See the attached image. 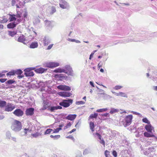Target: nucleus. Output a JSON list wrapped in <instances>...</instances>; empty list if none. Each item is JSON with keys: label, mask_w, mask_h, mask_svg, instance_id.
I'll use <instances>...</instances> for the list:
<instances>
[{"label": "nucleus", "mask_w": 157, "mask_h": 157, "mask_svg": "<svg viewBox=\"0 0 157 157\" xmlns=\"http://www.w3.org/2000/svg\"><path fill=\"white\" fill-rule=\"evenodd\" d=\"M46 70V69L40 67V68L35 69V71L36 72L38 73H42L44 72Z\"/></svg>", "instance_id": "20"}, {"label": "nucleus", "mask_w": 157, "mask_h": 157, "mask_svg": "<svg viewBox=\"0 0 157 157\" xmlns=\"http://www.w3.org/2000/svg\"><path fill=\"white\" fill-rule=\"evenodd\" d=\"M131 112V113H133L134 114L136 115H138L139 117H141L142 116V115L140 113H137V112H135V111H132Z\"/></svg>", "instance_id": "51"}, {"label": "nucleus", "mask_w": 157, "mask_h": 157, "mask_svg": "<svg viewBox=\"0 0 157 157\" xmlns=\"http://www.w3.org/2000/svg\"><path fill=\"white\" fill-rule=\"evenodd\" d=\"M65 71L63 69V68L62 69L60 68H59L54 71V72L55 73H62L64 72Z\"/></svg>", "instance_id": "26"}, {"label": "nucleus", "mask_w": 157, "mask_h": 157, "mask_svg": "<svg viewBox=\"0 0 157 157\" xmlns=\"http://www.w3.org/2000/svg\"><path fill=\"white\" fill-rule=\"evenodd\" d=\"M15 75H21L22 73V71L20 69L14 70Z\"/></svg>", "instance_id": "30"}, {"label": "nucleus", "mask_w": 157, "mask_h": 157, "mask_svg": "<svg viewBox=\"0 0 157 157\" xmlns=\"http://www.w3.org/2000/svg\"><path fill=\"white\" fill-rule=\"evenodd\" d=\"M43 104V107L42 108L43 110H45L46 109L48 105V102L47 100H44Z\"/></svg>", "instance_id": "22"}, {"label": "nucleus", "mask_w": 157, "mask_h": 157, "mask_svg": "<svg viewBox=\"0 0 157 157\" xmlns=\"http://www.w3.org/2000/svg\"><path fill=\"white\" fill-rule=\"evenodd\" d=\"M98 116V113H95L94 114H92L90 115L89 117V120L90 119L95 118L96 119Z\"/></svg>", "instance_id": "25"}, {"label": "nucleus", "mask_w": 157, "mask_h": 157, "mask_svg": "<svg viewBox=\"0 0 157 157\" xmlns=\"http://www.w3.org/2000/svg\"><path fill=\"white\" fill-rule=\"evenodd\" d=\"M85 102L83 101H77L76 102V104L77 105H82L84 104Z\"/></svg>", "instance_id": "50"}, {"label": "nucleus", "mask_w": 157, "mask_h": 157, "mask_svg": "<svg viewBox=\"0 0 157 157\" xmlns=\"http://www.w3.org/2000/svg\"><path fill=\"white\" fill-rule=\"evenodd\" d=\"M16 3L15 0H12V6H13L15 5Z\"/></svg>", "instance_id": "64"}, {"label": "nucleus", "mask_w": 157, "mask_h": 157, "mask_svg": "<svg viewBox=\"0 0 157 157\" xmlns=\"http://www.w3.org/2000/svg\"><path fill=\"white\" fill-rule=\"evenodd\" d=\"M145 128L148 132H151L152 130L154 128L151 124L150 123V124H147L145 126Z\"/></svg>", "instance_id": "15"}, {"label": "nucleus", "mask_w": 157, "mask_h": 157, "mask_svg": "<svg viewBox=\"0 0 157 157\" xmlns=\"http://www.w3.org/2000/svg\"><path fill=\"white\" fill-rule=\"evenodd\" d=\"M52 131H53V130L52 129L50 128L47 129L45 131L44 134L46 135L49 134Z\"/></svg>", "instance_id": "43"}, {"label": "nucleus", "mask_w": 157, "mask_h": 157, "mask_svg": "<svg viewBox=\"0 0 157 157\" xmlns=\"http://www.w3.org/2000/svg\"><path fill=\"white\" fill-rule=\"evenodd\" d=\"M98 95H102V97L105 100L110 99L112 98V97L111 96L104 93H98Z\"/></svg>", "instance_id": "14"}, {"label": "nucleus", "mask_w": 157, "mask_h": 157, "mask_svg": "<svg viewBox=\"0 0 157 157\" xmlns=\"http://www.w3.org/2000/svg\"><path fill=\"white\" fill-rule=\"evenodd\" d=\"M55 78L61 81L66 80L67 78V77L66 75L62 74H57L55 75Z\"/></svg>", "instance_id": "6"}, {"label": "nucleus", "mask_w": 157, "mask_h": 157, "mask_svg": "<svg viewBox=\"0 0 157 157\" xmlns=\"http://www.w3.org/2000/svg\"><path fill=\"white\" fill-rule=\"evenodd\" d=\"M6 80L7 79L6 78H1L0 79V82L2 83H3L5 82Z\"/></svg>", "instance_id": "60"}, {"label": "nucleus", "mask_w": 157, "mask_h": 157, "mask_svg": "<svg viewBox=\"0 0 157 157\" xmlns=\"http://www.w3.org/2000/svg\"><path fill=\"white\" fill-rule=\"evenodd\" d=\"M34 109L33 108H28L25 111V114L27 116H32L34 114Z\"/></svg>", "instance_id": "13"}, {"label": "nucleus", "mask_w": 157, "mask_h": 157, "mask_svg": "<svg viewBox=\"0 0 157 157\" xmlns=\"http://www.w3.org/2000/svg\"><path fill=\"white\" fill-rule=\"evenodd\" d=\"M119 111V110L118 109L112 108L110 109V111L109 112V113L111 114H113L115 113H117Z\"/></svg>", "instance_id": "27"}, {"label": "nucleus", "mask_w": 157, "mask_h": 157, "mask_svg": "<svg viewBox=\"0 0 157 157\" xmlns=\"http://www.w3.org/2000/svg\"><path fill=\"white\" fill-rule=\"evenodd\" d=\"M24 130H25L24 133H25V135L27 133V132H29L31 131L29 129H28V128H25L24 129Z\"/></svg>", "instance_id": "58"}, {"label": "nucleus", "mask_w": 157, "mask_h": 157, "mask_svg": "<svg viewBox=\"0 0 157 157\" xmlns=\"http://www.w3.org/2000/svg\"><path fill=\"white\" fill-rule=\"evenodd\" d=\"M15 39L17 41L22 43L24 44H25L26 43H25V41L26 40L25 37L23 35L19 36L18 38H17L16 36H15Z\"/></svg>", "instance_id": "9"}, {"label": "nucleus", "mask_w": 157, "mask_h": 157, "mask_svg": "<svg viewBox=\"0 0 157 157\" xmlns=\"http://www.w3.org/2000/svg\"><path fill=\"white\" fill-rule=\"evenodd\" d=\"M120 96L125 98L128 97L127 95L124 93L120 92Z\"/></svg>", "instance_id": "45"}, {"label": "nucleus", "mask_w": 157, "mask_h": 157, "mask_svg": "<svg viewBox=\"0 0 157 157\" xmlns=\"http://www.w3.org/2000/svg\"><path fill=\"white\" fill-rule=\"evenodd\" d=\"M63 69L65 71L64 73L71 76H73L74 75L73 70L70 65H66L64 67Z\"/></svg>", "instance_id": "4"}, {"label": "nucleus", "mask_w": 157, "mask_h": 157, "mask_svg": "<svg viewBox=\"0 0 157 157\" xmlns=\"http://www.w3.org/2000/svg\"><path fill=\"white\" fill-rule=\"evenodd\" d=\"M10 21H16V18L15 17V15L14 14H10Z\"/></svg>", "instance_id": "31"}, {"label": "nucleus", "mask_w": 157, "mask_h": 157, "mask_svg": "<svg viewBox=\"0 0 157 157\" xmlns=\"http://www.w3.org/2000/svg\"><path fill=\"white\" fill-rule=\"evenodd\" d=\"M155 148L153 147H149L148 149L149 152L153 151H155Z\"/></svg>", "instance_id": "55"}, {"label": "nucleus", "mask_w": 157, "mask_h": 157, "mask_svg": "<svg viewBox=\"0 0 157 157\" xmlns=\"http://www.w3.org/2000/svg\"><path fill=\"white\" fill-rule=\"evenodd\" d=\"M45 24L46 25L48 26H49V27H52L53 26V21H48V20H46L45 21Z\"/></svg>", "instance_id": "23"}, {"label": "nucleus", "mask_w": 157, "mask_h": 157, "mask_svg": "<svg viewBox=\"0 0 157 157\" xmlns=\"http://www.w3.org/2000/svg\"><path fill=\"white\" fill-rule=\"evenodd\" d=\"M123 87L122 86L117 85L115 86L114 88L113 89L115 90H118L121 89Z\"/></svg>", "instance_id": "47"}, {"label": "nucleus", "mask_w": 157, "mask_h": 157, "mask_svg": "<svg viewBox=\"0 0 157 157\" xmlns=\"http://www.w3.org/2000/svg\"><path fill=\"white\" fill-rule=\"evenodd\" d=\"M45 24L46 25L48 26H49V27H52L53 26V21H48V20H46L45 21Z\"/></svg>", "instance_id": "24"}, {"label": "nucleus", "mask_w": 157, "mask_h": 157, "mask_svg": "<svg viewBox=\"0 0 157 157\" xmlns=\"http://www.w3.org/2000/svg\"><path fill=\"white\" fill-rule=\"evenodd\" d=\"M6 105V102L5 101L0 100V107H3L5 106Z\"/></svg>", "instance_id": "29"}, {"label": "nucleus", "mask_w": 157, "mask_h": 157, "mask_svg": "<svg viewBox=\"0 0 157 157\" xmlns=\"http://www.w3.org/2000/svg\"><path fill=\"white\" fill-rule=\"evenodd\" d=\"M90 129L91 131L93 132L94 131V122H90Z\"/></svg>", "instance_id": "34"}, {"label": "nucleus", "mask_w": 157, "mask_h": 157, "mask_svg": "<svg viewBox=\"0 0 157 157\" xmlns=\"http://www.w3.org/2000/svg\"><path fill=\"white\" fill-rule=\"evenodd\" d=\"M38 46V43L36 41L32 42L30 45L29 48H37Z\"/></svg>", "instance_id": "21"}, {"label": "nucleus", "mask_w": 157, "mask_h": 157, "mask_svg": "<svg viewBox=\"0 0 157 157\" xmlns=\"http://www.w3.org/2000/svg\"><path fill=\"white\" fill-rule=\"evenodd\" d=\"M76 115L75 114H69L66 117L65 119L67 120L73 121L76 118Z\"/></svg>", "instance_id": "16"}, {"label": "nucleus", "mask_w": 157, "mask_h": 157, "mask_svg": "<svg viewBox=\"0 0 157 157\" xmlns=\"http://www.w3.org/2000/svg\"><path fill=\"white\" fill-rule=\"evenodd\" d=\"M17 32L15 31H9L8 32V35L12 37H13L17 34Z\"/></svg>", "instance_id": "33"}, {"label": "nucleus", "mask_w": 157, "mask_h": 157, "mask_svg": "<svg viewBox=\"0 0 157 157\" xmlns=\"http://www.w3.org/2000/svg\"><path fill=\"white\" fill-rule=\"evenodd\" d=\"M8 20L6 18H3L2 20H0V23H4L7 22Z\"/></svg>", "instance_id": "48"}, {"label": "nucleus", "mask_w": 157, "mask_h": 157, "mask_svg": "<svg viewBox=\"0 0 157 157\" xmlns=\"http://www.w3.org/2000/svg\"><path fill=\"white\" fill-rule=\"evenodd\" d=\"M122 153H123V152L125 153V155L126 156H127V154H129V152H128V150H123L122 151Z\"/></svg>", "instance_id": "54"}, {"label": "nucleus", "mask_w": 157, "mask_h": 157, "mask_svg": "<svg viewBox=\"0 0 157 157\" xmlns=\"http://www.w3.org/2000/svg\"><path fill=\"white\" fill-rule=\"evenodd\" d=\"M32 135L33 137L37 138V137L40 135V134L39 133L36 132L34 134H32Z\"/></svg>", "instance_id": "46"}, {"label": "nucleus", "mask_w": 157, "mask_h": 157, "mask_svg": "<svg viewBox=\"0 0 157 157\" xmlns=\"http://www.w3.org/2000/svg\"><path fill=\"white\" fill-rule=\"evenodd\" d=\"M24 17H26L28 15V12L26 9H24L22 13Z\"/></svg>", "instance_id": "44"}, {"label": "nucleus", "mask_w": 157, "mask_h": 157, "mask_svg": "<svg viewBox=\"0 0 157 157\" xmlns=\"http://www.w3.org/2000/svg\"><path fill=\"white\" fill-rule=\"evenodd\" d=\"M144 135L145 136L147 137H154L155 136V135L153 134H151L147 132H145L144 133Z\"/></svg>", "instance_id": "28"}, {"label": "nucleus", "mask_w": 157, "mask_h": 157, "mask_svg": "<svg viewBox=\"0 0 157 157\" xmlns=\"http://www.w3.org/2000/svg\"><path fill=\"white\" fill-rule=\"evenodd\" d=\"M22 127L21 122L17 120H14L11 126V129L15 132L20 131Z\"/></svg>", "instance_id": "1"}, {"label": "nucleus", "mask_w": 157, "mask_h": 157, "mask_svg": "<svg viewBox=\"0 0 157 157\" xmlns=\"http://www.w3.org/2000/svg\"><path fill=\"white\" fill-rule=\"evenodd\" d=\"M59 63L57 62H50L46 64V67L50 68L56 67L59 66Z\"/></svg>", "instance_id": "8"}, {"label": "nucleus", "mask_w": 157, "mask_h": 157, "mask_svg": "<svg viewBox=\"0 0 157 157\" xmlns=\"http://www.w3.org/2000/svg\"><path fill=\"white\" fill-rule=\"evenodd\" d=\"M109 151L106 150L105 152V157H108V155H109Z\"/></svg>", "instance_id": "52"}, {"label": "nucleus", "mask_w": 157, "mask_h": 157, "mask_svg": "<svg viewBox=\"0 0 157 157\" xmlns=\"http://www.w3.org/2000/svg\"><path fill=\"white\" fill-rule=\"evenodd\" d=\"M40 22V20L38 18L36 17L34 18L33 21V22L34 24H37Z\"/></svg>", "instance_id": "40"}, {"label": "nucleus", "mask_w": 157, "mask_h": 157, "mask_svg": "<svg viewBox=\"0 0 157 157\" xmlns=\"http://www.w3.org/2000/svg\"><path fill=\"white\" fill-rule=\"evenodd\" d=\"M112 154L114 157H117V153L115 151H113L112 152Z\"/></svg>", "instance_id": "56"}, {"label": "nucleus", "mask_w": 157, "mask_h": 157, "mask_svg": "<svg viewBox=\"0 0 157 157\" xmlns=\"http://www.w3.org/2000/svg\"><path fill=\"white\" fill-rule=\"evenodd\" d=\"M108 109L107 108H103L97 109L96 112H103L105 111Z\"/></svg>", "instance_id": "38"}, {"label": "nucleus", "mask_w": 157, "mask_h": 157, "mask_svg": "<svg viewBox=\"0 0 157 157\" xmlns=\"http://www.w3.org/2000/svg\"><path fill=\"white\" fill-rule=\"evenodd\" d=\"M15 82V81L13 79H10L8 80L6 83L8 84H11Z\"/></svg>", "instance_id": "41"}, {"label": "nucleus", "mask_w": 157, "mask_h": 157, "mask_svg": "<svg viewBox=\"0 0 157 157\" xmlns=\"http://www.w3.org/2000/svg\"><path fill=\"white\" fill-rule=\"evenodd\" d=\"M15 75L14 70L11 71H10L9 72H8L6 74V75L7 76L13 75Z\"/></svg>", "instance_id": "37"}, {"label": "nucleus", "mask_w": 157, "mask_h": 157, "mask_svg": "<svg viewBox=\"0 0 157 157\" xmlns=\"http://www.w3.org/2000/svg\"><path fill=\"white\" fill-rule=\"evenodd\" d=\"M13 113L16 116L20 117L23 115V112L20 109H17L13 112Z\"/></svg>", "instance_id": "10"}, {"label": "nucleus", "mask_w": 157, "mask_h": 157, "mask_svg": "<svg viewBox=\"0 0 157 157\" xmlns=\"http://www.w3.org/2000/svg\"><path fill=\"white\" fill-rule=\"evenodd\" d=\"M15 108V105L13 104L8 103L5 106V111L7 112H11Z\"/></svg>", "instance_id": "5"}, {"label": "nucleus", "mask_w": 157, "mask_h": 157, "mask_svg": "<svg viewBox=\"0 0 157 157\" xmlns=\"http://www.w3.org/2000/svg\"><path fill=\"white\" fill-rule=\"evenodd\" d=\"M71 95V93L69 92L63 91L60 93V95L63 97H69Z\"/></svg>", "instance_id": "19"}, {"label": "nucleus", "mask_w": 157, "mask_h": 157, "mask_svg": "<svg viewBox=\"0 0 157 157\" xmlns=\"http://www.w3.org/2000/svg\"><path fill=\"white\" fill-rule=\"evenodd\" d=\"M34 69H35V68L34 67H30L25 69V71L28 70L30 71L31 70H34Z\"/></svg>", "instance_id": "61"}, {"label": "nucleus", "mask_w": 157, "mask_h": 157, "mask_svg": "<svg viewBox=\"0 0 157 157\" xmlns=\"http://www.w3.org/2000/svg\"><path fill=\"white\" fill-rule=\"evenodd\" d=\"M95 135H96L98 137V138L99 139L101 140V136L100 134H99L98 132H96L95 133Z\"/></svg>", "instance_id": "57"}, {"label": "nucleus", "mask_w": 157, "mask_h": 157, "mask_svg": "<svg viewBox=\"0 0 157 157\" xmlns=\"http://www.w3.org/2000/svg\"><path fill=\"white\" fill-rule=\"evenodd\" d=\"M53 44H51L48 45V46L47 49V50H50L52 48L53 46Z\"/></svg>", "instance_id": "59"}, {"label": "nucleus", "mask_w": 157, "mask_h": 157, "mask_svg": "<svg viewBox=\"0 0 157 157\" xmlns=\"http://www.w3.org/2000/svg\"><path fill=\"white\" fill-rule=\"evenodd\" d=\"M51 39L48 36H45L43 39V44L44 46H47L50 43Z\"/></svg>", "instance_id": "12"}, {"label": "nucleus", "mask_w": 157, "mask_h": 157, "mask_svg": "<svg viewBox=\"0 0 157 157\" xmlns=\"http://www.w3.org/2000/svg\"><path fill=\"white\" fill-rule=\"evenodd\" d=\"M57 88L62 90L69 91L71 90L70 87L66 85H60L58 86Z\"/></svg>", "instance_id": "11"}, {"label": "nucleus", "mask_w": 157, "mask_h": 157, "mask_svg": "<svg viewBox=\"0 0 157 157\" xmlns=\"http://www.w3.org/2000/svg\"><path fill=\"white\" fill-rule=\"evenodd\" d=\"M19 4L20 5V6H23L24 5H25V4H24V1H20L19 3Z\"/></svg>", "instance_id": "63"}, {"label": "nucleus", "mask_w": 157, "mask_h": 157, "mask_svg": "<svg viewBox=\"0 0 157 157\" xmlns=\"http://www.w3.org/2000/svg\"><path fill=\"white\" fill-rule=\"evenodd\" d=\"M89 153V151L88 149H85L83 152V154L84 155H86Z\"/></svg>", "instance_id": "53"}, {"label": "nucleus", "mask_w": 157, "mask_h": 157, "mask_svg": "<svg viewBox=\"0 0 157 157\" xmlns=\"http://www.w3.org/2000/svg\"><path fill=\"white\" fill-rule=\"evenodd\" d=\"M59 5L63 9H66L69 6L68 3L64 0H59Z\"/></svg>", "instance_id": "7"}, {"label": "nucleus", "mask_w": 157, "mask_h": 157, "mask_svg": "<svg viewBox=\"0 0 157 157\" xmlns=\"http://www.w3.org/2000/svg\"><path fill=\"white\" fill-rule=\"evenodd\" d=\"M142 121L144 123L147 124H150V121H149L147 119L146 117L143 119Z\"/></svg>", "instance_id": "42"}, {"label": "nucleus", "mask_w": 157, "mask_h": 157, "mask_svg": "<svg viewBox=\"0 0 157 157\" xmlns=\"http://www.w3.org/2000/svg\"><path fill=\"white\" fill-rule=\"evenodd\" d=\"M48 110L51 112H54L55 110H57L56 106H50L48 108Z\"/></svg>", "instance_id": "36"}, {"label": "nucleus", "mask_w": 157, "mask_h": 157, "mask_svg": "<svg viewBox=\"0 0 157 157\" xmlns=\"http://www.w3.org/2000/svg\"><path fill=\"white\" fill-rule=\"evenodd\" d=\"M100 142L101 144H102L104 145H105V142L104 140L103 139H101V140H100Z\"/></svg>", "instance_id": "62"}, {"label": "nucleus", "mask_w": 157, "mask_h": 157, "mask_svg": "<svg viewBox=\"0 0 157 157\" xmlns=\"http://www.w3.org/2000/svg\"><path fill=\"white\" fill-rule=\"evenodd\" d=\"M56 10L55 7L54 6H52L51 7V10L50 12V14H52L56 12Z\"/></svg>", "instance_id": "39"}, {"label": "nucleus", "mask_w": 157, "mask_h": 157, "mask_svg": "<svg viewBox=\"0 0 157 157\" xmlns=\"http://www.w3.org/2000/svg\"><path fill=\"white\" fill-rule=\"evenodd\" d=\"M25 75L27 77L29 76H33L34 75L33 72L32 71H31L28 70L25 71Z\"/></svg>", "instance_id": "18"}, {"label": "nucleus", "mask_w": 157, "mask_h": 157, "mask_svg": "<svg viewBox=\"0 0 157 157\" xmlns=\"http://www.w3.org/2000/svg\"><path fill=\"white\" fill-rule=\"evenodd\" d=\"M73 102V100L71 99L68 100H63L62 102L59 103L60 106H63L64 107H67L71 104Z\"/></svg>", "instance_id": "3"}, {"label": "nucleus", "mask_w": 157, "mask_h": 157, "mask_svg": "<svg viewBox=\"0 0 157 157\" xmlns=\"http://www.w3.org/2000/svg\"><path fill=\"white\" fill-rule=\"evenodd\" d=\"M51 138H53L54 140H57L60 138V135H57L55 136H53L52 135H51L50 136Z\"/></svg>", "instance_id": "35"}, {"label": "nucleus", "mask_w": 157, "mask_h": 157, "mask_svg": "<svg viewBox=\"0 0 157 157\" xmlns=\"http://www.w3.org/2000/svg\"><path fill=\"white\" fill-rule=\"evenodd\" d=\"M132 115L130 114L126 116L123 121L124 126L126 127L132 123Z\"/></svg>", "instance_id": "2"}, {"label": "nucleus", "mask_w": 157, "mask_h": 157, "mask_svg": "<svg viewBox=\"0 0 157 157\" xmlns=\"http://www.w3.org/2000/svg\"><path fill=\"white\" fill-rule=\"evenodd\" d=\"M18 24V23H16V22H11L8 24L7 25V28L8 29H13Z\"/></svg>", "instance_id": "17"}, {"label": "nucleus", "mask_w": 157, "mask_h": 157, "mask_svg": "<svg viewBox=\"0 0 157 157\" xmlns=\"http://www.w3.org/2000/svg\"><path fill=\"white\" fill-rule=\"evenodd\" d=\"M62 129L61 128H58L54 129V131H53V133H58L59 131Z\"/></svg>", "instance_id": "49"}, {"label": "nucleus", "mask_w": 157, "mask_h": 157, "mask_svg": "<svg viewBox=\"0 0 157 157\" xmlns=\"http://www.w3.org/2000/svg\"><path fill=\"white\" fill-rule=\"evenodd\" d=\"M6 136L7 139H11V134L9 131H7L6 132Z\"/></svg>", "instance_id": "32"}]
</instances>
